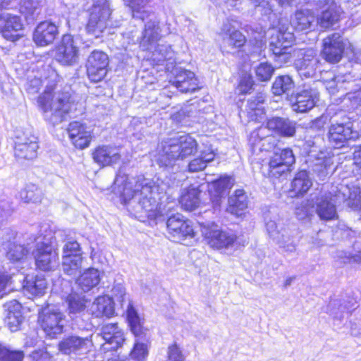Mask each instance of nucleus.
<instances>
[{"mask_svg":"<svg viewBox=\"0 0 361 361\" xmlns=\"http://www.w3.org/2000/svg\"><path fill=\"white\" fill-rule=\"evenodd\" d=\"M114 188L128 209L140 217L154 219L160 215V200L169 188L168 182L159 178H148L143 175L129 178L119 169Z\"/></svg>","mask_w":361,"mask_h":361,"instance_id":"f257e3e1","label":"nucleus"},{"mask_svg":"<svg viewBox=\"0 0 361 361\" xmlns=\"http://www.w3.org/2000/svg\"><path fill=\"white\" fill-rule=\"evenodd\" d=\"M75 102V96L71 92L69 87H66L63 91L56 92L47 88L37 100L44 118L53 125L62 122L68 114L73 109H77L78 103Z\"/></svg>","mask_w":361,"mask_h":361,"instance_id":"f03ea898","label":"nucleus"},{"mask_svg":"<svg viewBox=\"0 0 361 361\" xmlns=\"http://www.w3.org/2000/svg\"><path fill=\"white\" fill-rule=\"evenodd\" d=\"M197 141L189 135H184L164 141L161 162L166 166L177 160H183L197 150Z\"/></svg>","mask_w":361,"mask_h":361,"instance_id":"7ed1b4c3","label":"nucleus"},{"mask_svg":"<svg viewBox=\"0 0 361 361\" xmlns=\"http://www.w3.org/2000/svg\"><path fill=\"white\" fill-rule=\"evenodd\" d=\"M111 14L108 0H94L86 25L87 32L98 38L106 28Z\"/></svg>","mask_w":361,"mask_h":361,"instance_id":"20e7f679","label":"nucleus"},{"mask_svg":"<svg viewBox=\"0 0 361 361\" xmlns=\"http://www.w3.org/2000/svg\"><path fill=\"white\" fill-rule=\"evenodd\" d=\"M200 228L202 235L207 244L214 249L229 248L236 240L235 235L221 231L213 222L202 223Z\"/></svg>","mask_w":361,"mask_h":361,"instance_id":"39448f33","label":"nucleus"},{"mask_svg":"<svg viewBox=\"0 0 361 361\" xmlns=\"http://www.w3.org/2000/svg\"><path fill=\"white\" fill-rule=\"evenodd\" d=\"M39 322L46 334L54 338L63 332L66 317L58 309L48 307L39 313Z\"/></svg>","mask_w":361,"mask_h":361,"instance_id":"423d86ee","label":"nucleus"},{"mask_svg":"<svg viewBox=\"0 0 361 361\" xmlns=\"http://www.w3.org/2000/svg\"><path fill=\"white\" fill-rule=\"evenodd\" d=\"M293 66L301 78H309L316 74L319 63L317 51L312 49L295 50Z\"/></svg>","mask_w":361,"mask_h":361,"instance_id":"0eeeda50","label":"nucleus"},{"mask_svg":"<svg viewBox=\"0 0 361 361\" xmlns=\"http://www.w3.org/2000/svg\"><path fill=\"white\" fill-rule=\"evenodd\" d=\"M33 255L37 267L42 271H51L59 265V254L49 242L38 241Z\"/></svg>","mask_w":361,"mask_h":361,"instance_id":"6e6552de","label":"nucleus"},{"mask_svg":"<svg viewBox=\"0 0 361 361\" xmlns=\"http://www.w3.org/2000/svg\"><path fill=\"white\" fill-rule=\"evenodd\" d=\"M295 161L293 151L289 148H286L276 152L270 158L268 164L264 165L262 169L264 171L267 168L268 175L276 178L290 171V166Z\"/></svg>","mask_w":361,"mask_h":361,"instance_id":"1a4fd4ad","label":"nucleus"},{"mask_svg":"<svg viewBox=\"0 0 361 361\" xmlns=\"http://www.w3.org/2000/svg\"><path fill=\"white\" fill-rule=\"evenodd\" d=\"M348 43V40L344 39L338 32L328 35L323 39V58L329 63H338L341 59Z\"/></svg>","mask_w":361,"mask_h":361,"instance_id":"9d476101","label":"nucleus"},{"mask_svg":"<svg viewBox=\"0 0 361 361\" xmlns=\"http://www.w3.org/2000/svg\"><path fill=\"white\" fill-rule=\"evenodd\" d=\"M359 136V132L353 130V125L350 122L345 124L333 123L328 132L329 142L334 148H341L348 140H356Z\"/></svg>","mask_w":361,"mask_h":361,"instance_id":"9b49d317","label":"nucleus"},{"mask_svg":"<svg viewBox=\"0 0 361 361\" xmlns=\"http://www.w3.org/2000/svg\"><path fill=\"white\" fill-rule=\"evenodd\" d=\"M79 37L64 35L56 51L57 61L64 66H72L78 60Z\"/></svg>","mask_w":361,"mask_h":361,"instance_id":"f8f14e48","label":"nucleus"},{"mask_svg":"<svg viewBox=\"0 0 361 361\" xmlns=\"http://www.w3.org/2000/svg\"><path fill=\"white\" fill-rule=\"evenodd\" d=\"M108 64L109 57L106 54L99 50L92 51L86 63L89 79L94 82L102 80L106 75Z\"/></svg>","mask_w":361,"mask_h":361,"instance_id":"ddd939ff","label":"nucleus"},{"mask_svg":"<svg viewBox=\"0 0 361 361\" xmlns=\"http://www.w3.org/2000/svg\"><path fill=\"white\" fill-rule=\"evenodd\" d=\"M337 202H341L336 197V193L331 192L314 197V211L319 218L322 221H332L338 219L336 207Z\"/></svg>","mask_w":361,"mask_h":361,"instance_id":"4468645a","label":"nucleus"},{"mask_svg":"<svg viewBox=\"0 0 361 361\" xmlns=\"http://www.w3.org/2000/svg\"><path fill=\"white\" fill-rule=\"evenodd\" d=\"M169 233L174 240H183L194 237V229L191 221L182 214H176L170 216L166 222Z\"/></svg>","mask_w":361,"mask_h":361,"instance_id":"2eb2a0df","label":"nucleus"},{"mask_svg":"<svg viewBox=\"0 0 361 361\" xmlns=\"http://www.w3.org/2000/svg\"><path fill=\"white\" fill-rule=\"evenodd\" d=\"M94 161L100 167L111 166L118 164L121 159V149L112 145H102L95 147L92 152Z\"/></svg>","mask_w":361,"mask_h":361,"instance_id":"dca6fc26","label":"nucleus"},{"mask_svg":"<svg viewBox=\"0 0 361 361\" xmlns=\"http://www.w3.org/2000/svg\"><path fill=\"white\" fill-rule=\"evenodd\" d=\"M92 346V341L88 337L70 336L64 338L59 343V350L68 355H81L87 353Z\"/></svg>","mask_w":361,"mask_h":361,"instance_id":"f3484780","label":"nucleus"},{"mask_svg":"<svg viewBox=\"0 0 361 361\" xmlns=\"http://www.w3.org/2000/svg\"><path fill=\"white\" fill-rule=\"evenodd\" d=\"M68 133L71 143L80 149L88 147L93 137L91 128L78 121L69 124Z\"/></svg>","mask_w":361,"mask_h":361,"instance_id":"a211bd4d","label":"nucleus"},{"mask_svg":"<svg viewBox=\"0 0 361 361\" xmlns=\"http://www.w3.org/2000/svg\"><path fill=\"white\" fill-rule=\"evenodd\" d=\"M23 25L20 18L16 15L4 13L0 15V32L10 41L15 42L20 37Z\"/></svg>","mask_w":361,"mask_h":361,"instance_id":"6ab92c4d","label":"nucleus"},{"mask_svg":"<svg viewBox=\"0 0 361 361\" xmlns=\"http://www.w3.org/2000/svg\"><path fill=\"white\" fill-rule=\"evenodd\" d=\"M295 40L294 35L283 26L274 28L270 37L269 49L273 54H281V51H288Z\"/></svg>","mask_w":361,"mask_h":361,"instance_id":"aec40b11","label":"nucleus"},{"mask_svg":"<svg viewBox=\"0 0 361 361\" xmlns=\"http://www.w3.org/2000/svg\"><path fill=\"white\" fill-rule=\"evenodd\" d=\"M145 20H148L145 25L140 47L143 49H152L161 39V29L159 20L154 12H151Z\"/></svg>","mask_w":361,"mask_h":361,"instance_id":"412c9836","label":"nucleus"},{"mask_svg":"<svg viewBox=\"0 0 361 361\" xmlns=\"http://www.w3.org/2000/svg\"><path fill=\"white\" fill-rule=\"evenodd\" d=\"M319 6L324 9L317 18V23L322 28L333 27L340 19L341 8L334 0H319Z\"/></svg>","mask_w":361,"mask_h":361,"instance_id":"4be33fe9","label":"nucleus"},{"mask_svg":"<svg viewBox=\"0 0 361 361\" xmlns=\"http://www.w3.org/2000/svg\"><path fill=\"white\" fill-rule=\"evenodd\" d=\"M106 343L104 348L106 350H116L120 348L125 341L123 330L116 323H109L104 325L101 332Z\"/></svg>","mask_w":361,"mask_h":361,"instance_id":"5701e85b","label":"nucleus"},{"mask_svg":"<svg viewBox=\"0 0 361 361\" xmlns=\"http://www.w3.org/2000/svg\"><path fill=\"white\" fill-rule=\"evenodd\" d=\"M173 85L181 92H193L199 90L198 80L193 72L185 69H176Z\"/></svg>","mask_w":361,"mask_h":361,"instance_id":"b1692460","label":"nucleus"},{"mask_svg":"<svg viewBox=\"0 0 361 361\" xmlns=\"http://www.w3.org/2000/svg\"><path fill=\"white\" fill-rule=\"evenodd\" d=\"M59 34L56 25L49 21L40 23L33 33L35 43L41 47L51 44Z\"/></svg>","mask_w":361,"mask_h":361,"instance_id":"393cba45","label":"nucleus"},{"mask_svg":"<svg viewBox=\"0 0 361 361\" xmlns=\"http://www.w3.org/2000/svg\"><path fill=\"white\" fill-rule=\"evenodd\" d=\"M318 100L319 94L316 90L312 88L303 90L296 94L292 108L297 112H307L315 106Z\"/></svg>","mask_w":361,"mask_h":361,"instance_id":"a878e982","label":"nucleus"},{"mask_svg":"<svg viewBox=\"0 0 361 361\" xmlns=\"http://www.w3.org/2000/svg\"><path fill=\"white\" fill-rule=\"evenodd\" d=\"M21 307L20 303L16 300L8 301L4 305L5 323L11 331H18L23 321Z\"/></svg>","mask_w":361,"mask_h":361,"instance_id":"bb28decb","label":"nucleus"},{"mask_svg":"<svg viewBox=\"0 0 361 361\" xmlns=\"http://www.w3.org/2000/svg\"><path fill=\"white\" fill-rule=\"evenodd\" d=\"M266 129V127H260L250 133L248 142L253 153L269 151L274 146L273 137L264 135Z\"/></svg>","mask_w":361,"mask_h":361,"instance_id":"cd10ccee","label":"nucleus"},{"mask_svg":"<svg viewBox=\"0 0 361 361\" xmlns=\"http://www.w3.org/2000/svg\"><path fill=\"white\" fill-rule=\"evenodd\" d=\"M336 197L341 202H347L349 207L361 212V189L357 187H349L341 185L336 192Z\"/></svg>","mask_w":361,"mask_h":361,"instance_id":"c85d7f7f","label":"nucleus"},{"mask_svg":"<svg viewBox=\"0 0 361 361\" xmlns=\"http://www.w3.org/2000/svg\"><path fill=\"white\" fill-rule=\"evenodd\" d=\"M102 279L101 272L97 269L90 267L84 270L76 279L78 288L83 292H88L97 287Z\"/></svg>","mask_w":361,"mask_h":361,"instance_id":"c756f323","label":"nucleus"},{"mask_svg":"<svg viewBox=\"0 0 361 361\" xmlns=\"http://www.w3.org/2000/svg\"><path fill=\"white\" fill-rule=\"evenodd\" d=\"M295 124L288 118L274 117L268 120L266 128L279 135L292 137L295 133Z\"/></svg>","mask_w":361,"mask_h":361,"instance_id":"7c9ffc66","label":"nucleus"},{"mask_svg":"<svg viewBox=\"0 0 361 361\" xmlns=\"http://www.w3.org/2000/svg\"><path fill=\"white\" fill-rule=\"evenodd\" d=\"M89 311L95 317H111L114 314L113 301L108 296H99L92 303Z\"/></svg>","mask_w":361,"mask_h":361,"instance_id":"2f4dec72","label":"nucleus"},{"mask_svg":"<svg viewBox=\"0 0 361 361\" xmlns=\"http://www.w3.org/2000/svg\"><path fill=\"white\" fill-rule=\"evenodd\" d=\"M264 97L262 94H259L247 100L245 110L250 120L260 122L264 118Z\"/></svg>","mask_w":361,"mask_h":361,"instance_id":"473e14b6","label":"nucleus"},{"mask_svg":"<svg viewBox=\"0 0 361 361\" xmlns=\"http://www.w3.org/2000/svg\"><path fill=\"white\" fill-rule=\"evenodd\" d=\"M247 197L245 191L242 189H238L228 198V211L233 215L240 216L242 215V212L247 207Z\"/></svg>","mask_w":361,"mask_h":361,"instance_id":"72a5a7b5","label":"nucleus"},{"mask_svg":"<svg viewBox=\"0 0 361 361\" xmlns=\"http://www.w3.org/2000/svg\"><path fill=\"white\" fill-rule=\"evenodd\" d=\"M126 313L130 330L135 336L141 338L145 336L146 330L142 326V319L130 301L127 304Z\"/></svg>","mask_w":361,"mask_h":361,"instance_id":"f704fd0d","label":"nucleus"},{"mask_svg":"<svg viewBox=\"0 0 361 361\" xmlns=\"http://www.w3.org/2000/svg\"><path fill=\"white\" fill-rule=\"evenodd\" d=\"M152 0H123L124 4L129 7L133 18L145 21L151 14L147 5Z\"/></svg>","mask_w":361,"mask_h":361,"instance_id":"c9c22d12","label":"nucleus"},{"mask_svg":"<svg viewBox=\"0 0 361 361\" xmlns=\"http://www.w3.org/2000/svg\"><path fill=\"white\" fill-rule=\"evenodd\" d=\"M200 191L195 188H190L183 191L180 198L181 207L187 211H192L198 207Z\"/></svg>","mask_w":361,"mask_h":361,"instance_id":"e433bc0d","label":"nucleus"},{"mask_svg":"<svg viewBox=\"0 0 361 361\" xmlns=\"http://www.w3.org/2000/svg\"><path fill=\"white\" fill-rule=\"evenodd\" d=\"M315 22V16L310 10L298 11L292 20L293 26L298 31L310 29Z\"/></svg>","mask_w":361,"mask_h":361,"instance_id":"4c0bfd02","label":"nucleus"},{"mask_svg":"<svg viewBox=\"0 0 361 361\" xmlns=\"http://www.w3.org/2000/svg\"><path fill=\"white\" fill-rule=\"evenodd\" d=\"M223 30V42L225 45L231 48H240L245 44V37L239 30L232 27L227 28V25H224Z\"/></svg>","mask_w":361,"mask_h":361,"instance_id":"58836bf2","label":"nucleus"},{"mask_svg":"<svg viewBox=\"0 0 361 361\" xmlns=\"http://www.w3.org/2000/svg\"><path fill=\"white\" fill-rule=\"evenodd\" d=\"M215 157V153L213 149L208 148L206 150L200 152V155L188 164V171L190 172H198L204 170L207 164L213 161Z\"/></svg>","mask_w":361,"mask_h":361,"instance_id":"ea45409f","label":"nucleus"},{"mask_svg":"<svg viewBox=\"0 0 361 361\" xmlns=\"http://www.w3.org/2000/svg\"><path fill=\"white\" fill-rule=\"evenodd\" d=\"M147 50L152 52V59L157 65L173 59L174 56L171 46L166 44L157 43L152 49Z\"/></svg>","mask_w":361,"mask_h":361,"instance_id":"a19ab883","label":"nucleus"},{"mask_svg":"<svg viewBox=\"0 0 361 361\" xmlns=\"http://www.w3.org/2000/svg\"><path fill=\"white\" fill-rule=\"evenodd\" d=\"M233 185V180L231 177L224 176L219 179L212 181L209 186V191L211 193H214V195L216 197L215 200L216 204H219L220 197H221L224 192L230 189Z\"/></svg>","mask_w":361,"mask_h":361,"instance_id":"79ce46f5","label":"nucleus"},{"mask_svg":"<svg viewBox=\"0 0 361 361\" xmlns=\"http://www.w3.org/2000/svg\"><path fill=\"white\" fill-rule=\"evenodd\" d=\"M47 288V281L43 276H36L35 278L26 279L23 286L25 292L32 296H39L44 293Z\"/></svg>","mask_w":361,"mask_h":361,"instance_id":"37998d69","label":"nucleus"},{"mask_svg":"<svg viewBox=\"0 0 361 361\" xmlns=\"http://www.w3.org/2000/svg\"><path fill=\"white\" fill-rule=\"evenodd\" d=\"M62 269L65 274L75 276L81 272L82 267L83 257L82 256H73L68 257L62 256Z\"/></svg>","mask_w":361,"mask_h":361,"instance_id":"c03bdc74","label":"nucleus"},{"mask_svg":"<svg viewBox=\"0 0 361 361\" xmlns=\"http://www.w3.org/2000/svg\"><path fill=\"white\" fill-rule=\"evenodd\" d=\"M295 87L294 82L289 75L277 77L272 85V92L275 95L288 94Z\"/></svg>","mask_w":361,"mask_h":361,"instance_id":"a18cd8bd","label":"nucleus"},{"mask_svg":"<svg viewBox=\"0 0 361 361\" xmlns=\"http://www.w3.org/2000/svg\"><path fill=\"white\" fill-rule=\"evenodd\" d=\"M312 184L308 173L306 171H300L296 174L293 179L291 187L292 190L296 194L302 195L307 192L312 186Z\"/></svg>","mask_w":361,"mask_h":361,"instance_id":"49530a36","label":"nucleus"},{"mask_svg":"<svg viewBox=\"0 0 361 361\" xmlns=\"http://www.w3.org/2000/svg\"><path fill=\"white\" fill-rule=\"evenodd\" d=\"M39 145L32 143L26 145V143L15 144V156L18 159H33L37 157Z\"/></svg>","mask_w":361,"mask_h":361,"instance_id":"de8ad7c7","label":"nucleus"},{"mask_svg":"<svg viewBox=\"0 0 361 361\" xmlns=\"http://www.w3.org/2000/svg\"><path fill=\"white\" fill-rule=\"evenodd\" d=\"M314 211V197L302 200L297 203L295 209V214L298 219L304 220L309 218Z\"/></svg>","mask_w":361,"mask_h":361,"instance_id":"09e8293b","label":"nucleus"},{"mask_svg":"<svg viewBox=\"0 0 361 361\" xmlns=\"http://www.w3.org/2000/svg\"><path fill=\"white\" fill-rule=\"evenodd\" d=\"M352 308L353 305L341 303L340 300H334L331 301L327 305L326 312L335 319H341L343 317V313L350 311Z\"/></svg>","mask_w":361,"mask_h":361,"instance_id":"8fccbe9b","label":"nucleus"},{"mask_svg":"<svg viewBox=\"0 0 361 361\" xmlns=\"http://www.w3.org/2000/svg\"><path fill=\"white\" fill-rule=\"evenodd\" d=\"M42 192L35 185H27L20 192V198L26 203L39 202L41 201Z\"/></svg>","mask_w":361,"mask_h":361,"instance_id":"3c124183","label":"nucleus"},{"mask_svg":"<svg viewBox=\"0 0 361 361\" xmlns=\"http://www.w3.org/2000/svg\"><path fill=\"white\" fill-rule=\"evenodd\" d=\"M130 358L132 361H142L145 360L148 355V348L146 343L136 341L134 347L130 352ZM111 361H126L118 360L116 359L111 360ZM127 361H131L128 360Z\"/></svg>","mask_w":361,"mask_h":361,"instance_id":"603ef678","label":"nucleus"},{"mask_svg":"<svg viewBox=\"0 0 361 361\" xmlns=\"http://www.w3.org/2000/svg\"><path fill=\"white\" fill-rule=\"evenodd\" d=\"M67 302L70 313H78L85 310L84 297L78 293H72L67 297Z\"/></svg>","mask_w":361,"mask_h":361,"instance_id":"864d4df0","label":"nucleus"},{"mask_svg":"<svg viewBox=\"0 0 361 361\" xmlns=\"http://www.w3.org/2000/svg\"><path fill=\"white\" fill-rule=\"evenodd\" d=\"M24 353L19 350H12L0 343V361H22Z\"/></svg>","mask_w":361,"mask_h":361,"instance_id":"5fc2aeb1","label":"nucleus"},{"mask_svg":"<svg viewBox=\"0 0 361 361\" xmlns=\"http://www.w3.org/2000/svg\"><path fill=\"white\" fill-rule=\"evenodd\" d=\"M274 73V68L273 66L267 62L260 63L255 68V75L257 78L262 82L270 80Z\"/></svg>","mask_w":361,"mask_h":361,"instance_id":"6e6d98bb","label":"nucleus"},{"mask_svg":"<svg viewBox=\"0 0 361 361\" xmlns=\"http://www.w3.org/2000/svg\"><path fill=\"white\" fill-rule=\"evenodd\" d=\"M353 249L355 252L353 255H346V254L341 251L339 252L338 258L341 259L343 263L357 262L361 263V243L356 242L353 245Z\"/></svg>","mask_w":361,"mask_h":361,"instance_id":"4d7b16f0","label":"nucleus"},{"mask_svg":"<svg viewBox=\"0 0 361 361\" xmlns=\"http://www.w3.org/2000/svg\"><path fill=\"white\" fill-rule=\"evenodd\" d=\"M111 299L115 300L121 304V307H123L124 304L128 300L126 296V288L121 283H115L111 289Z\"/></svg>","mask_w":361,"mask_h":361,"instance_id":"13d9d810","label":"nucleus"},{"mask_svg":"<svg viewBox=\"0 0 361 361\" xmlns=\"http://www.w3.org/2000/svg\"><path fill=\"white\" fill-rule=\"evenodd\" d=\"M279 247L286 252H293L295 251V244L290 238L288 231H283L281 237L276 241Z\"/></svg>","mask_w":361,"mask_h":361,"instance_id":"bf43d9fd","label":"nucleus"},{"mask_svg":"<svg viewBox=\"0 0 361 361\" xmlns=\"http://www.w3.org/2000/svg\"><path fill=\"white\" fill-rule=\"evenodd\" d=\"M39 6V0H22L20 1V11L23 13L31 16L38 15Z\"/></svg>","mask_w":361,"mask_h":361,"instance_id":"052dcab7","label":"nucleus"},{"mask_svg":"<svg viewBox=\"0 0 361 361\" xmlns=\"http://www.w3.org/2000/svg\"><path fill=\"white\" fill-rule=\"evenodd\" d=\"M28 250L21 245H13L7 252V258L9 260L16 262L19 261L27 255Z\"/></svg>","mask_w":361,"mask_h":361,"instance_id":"680f3d73","label":"nucleus"},{"mask_svg":"<svg viewBox=\"0 0 361 361\" xmlns=\"http://www.w3.org/2000/svg\"><path fill=\"white\" fill-rule=\"evenodd\" d=\"M82 256V252L77 241L67 242L63 248V256L71 257L73 256Z\"/></svg>","mask_w":361,"mask_h":361,"instance_id":"e2e57ef3","label":"nucleus"},{"mask_svg":"<svg viewBox=\"0 0 361 361\" xmlns=\"http://www.w3.org/2000/svg\"><path fill=\"white\" fill-rule=\"evenodd\" d=\"M185 357L183 354L180 348L173 343L168 347L167 361H185Z\"/></svg>","mask_w":361,"mask_h":361,"instance_id":"0e129e2a","label":"nucleus"},{"mask_svg":"<svg viewBox=\"0 0 361 361\" xmlns=\"http://www.w3.org/2000/svg\"><path fill=\"white\" fill-rule=\"evenodd\" d=\"M16 143H26V145H31L35 143L38 145V137L34 133V131L29 128L24 130L22 134L17 137Z\"/></svg>","mask_w":361,"mask_h":361,"instance_id":"69168bd1","label":"nucleus"},{"mask_svg":"<svg viewBox=\"0 0 361 361\" xmlns=\"http://www.w3.org/2000/svg\"><path fill=\"white\" fill-rule=\"evenodd\" d=\"M267 230L269 236L275 241L278 240L281 237V233L286 229H279L277 224L274 221H269L267 223Z\"/></svg>","mask_w":361,"mask_h":361,"instance_id":"338daca9","label":"nucleus"},{"mask_svg":"<svg viewBox=\"0 0 361 361\" xmlns=\"http://www.w3.org/2000/svg\"><path fill=\"white\" fill-rule=\"evenodd\" d=\"M265 44L262 40L256 41L255 44L250 51V57H256L257 60L260 59L262 57H265Z\"/></svg>","mask_w":361,"mask_h":361,"instance_id":"774afa93","label":"nucleus"}]
</instances>
